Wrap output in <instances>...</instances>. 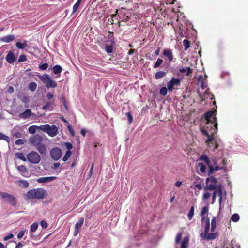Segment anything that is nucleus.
I'll return each instance as SVG.
<instances>
[{
	"label": "nucleus",
	"instance_id": "1",
	"mask_svg": "<svg viewBox=\"0 0 248 248\" xmlns=\"http://www.w3.org/2000/svg\"><path fill=\"white\" fill-rule=\"evenodd\" d=\"M216 110H210L205 113L206 125L201 128V131L207 139L205 143L209 146H212L213 150L218 148V144L215 139L214 135L217 132V119L213 116L216 114Z\"/></svg>",
	"mask_w": 248,
	"mask_h": 248
},
{
	"label": "nucleus",
	"instance_id": "2",
	"mask_svg": "<svg viewBox=\"0 0 248 248\" xmlns=\"http://www.w3.org/2000/svg\"><path fill=\"white\" fill-rule=\"evenodd\" d=\"M208 212V207L204 206L202 208L201 215L202 217V225H204L205 230L204 232H201L200 236L204 240H214L218 236L217 232L209 233L210 230V220L209 218L205 217V214Z\"/></svg>",
	"mask_w": 248,
	"mask_h": 248
},
{
	"label": "nucleus",
	"instance_id": "3",
	"mask_svg": "<svg viewBox=\"0 0 248 248\" xmlns=\"http://www.w3.org/2000/svg\"><path fill=\"white\" fill-rule=\"evenodd\" d=\"M46 191L41 188L32 189L24 194L26 200L44 199L47 196Z\"/></svg>",
	"mask_w": 248,
	"mask_h": 248
},
{
	"label": "nucleus",
	"instance_id": "4",
	"mask_svg": "<svg viewBox=\"0 0 248 248\" xmlns=\"http://www.w3.org/2000/svg\"><path fill=\"white\" fill-rule=\"evenodd\" d=\"M226 164V160L225 158H212V167H211L210 170H209V175L219 170H225V166Z\"/></svg>",
	"mask_w": 248,
	"mask_h": 248
},
{
	"label": "nucleus",
	"instance_id": "5",
	"mask_svg": "<svg viewBox=\"0 0 248 248\" xmlns=\"http://www.w3.org/2000/svg\"><path fill=\"white\" fill-rule=\"evenodd\" d=\"M217 180L213 176L208 177L206 179V186L205 190L213 191L222 189V186L221 184H217Z\"/></svg>",
	"mask_w": 248,
	"mask_h": 248
},
{
	"label": "nucleus",
	"instance_id": "6",
	"mask_svg": "<svg viewBox=\"0 0 248 248\" xmlns=\"http://www.w3.org/2000/svg\"><path fill=\"white\" fill-rule=\"evenodd\" d=\"M39 127L40 130L47 133L48 136L51 137H55L58 134V128L55 125H50L46 124L41 125Z\"/></svg>",
	"mask_w": 248,
	"mask_h": 248
},
{
	"label": "nucleus",
	"instance_id": "7",
	"mask_svg": "<svg viewBox=\"0 0 248 248\" xmlns=\"http://www.w3.org/2000/svg\"><path fill=\"white\" fill-rule=\"evenodd\" d=\"M38 77L39 79L46 85L47 88H55L57 86V82L47 74L39 75Z\"/></svg>",
	"mask_w": 248,
	"mask_h": 248
},
{
	"label": "nucleus",
	"instance_id": "8",
	"mask_svg": "<svg viewBox=\"0 0 248 248\" xmlns=\"http://www.w3.org/2000/svg\"><path fill=\"white\" fill-rule=\"evenodd\" d=\"M0 196L4 202L12 206H15L16 205V199L13 195L5 192H0Z\"/></svg>",
	"mask_w": 248,
	"mask_h": 248
},
{
	"label": "nucleus",
	"instance_id": "9",
	"mask_svg": "<svg viewBox=\"0 0 248 248\" xmlns=\"http://www.w3.org/2000/svg\"><path fill=\"white\" fill-rule=\"evenodd\" d=\"M27 159L31 164H37L41 161V157L37 152L31 151L27 155Z\"/></svg>",
	"mask_w": 248,
	"mask_h": 248
},
{
	"label": "nucleus",
	"instance_id": "10",
	"mask_svg": "<svg viewBox=\"0 0 248 248\" xmlns=\"http://www.w3.org/2000/svg\"><path fill=\"white\" fill-rule=\"evenodd\" d=\"M62 150L59 147L53 148L50 151V157L54 161L58 160L62 157Z\"/></svg>",
	"mask_w": 248,
	"mask_h": 248
},
{
	"label": "nucleus",
	"instance_id": "11",
	"mask_svg": "<svg viewBox=\"0 0 248 248\" xmlns=\"http://www.w3.org/2000/svg\"><path fill=\"white\" fill-rule=\"evenodd\" d=\"M29 141L31 144L36 147L42 142L43 139L40 135L38 134H35L31 137L29 138Z\"/></svg>",
	"mask_w": 248,
	"mask_h": 248
},
{
	"label": "nucleus",
	"instance_id": "12",
	"mask_svg": "<svg viewBox=\"0 0 248 248\" xmlns=\"http://www.w3.org/2000/svg\"><path fill=\"white\" fill-rule=\"evenodd\" d=\"M180 85V80L176 78H172L167 83L168 90L169 92H171L174 89L175 86H178Z\"/></svg>",
	"mask_w": 248,
	"mask_h": 248
},
{
	"label": "nucleus",
	"instance_id": "13",
	"mask_svg": "<svg viewBox=\"0 0 248 248\" xmlns=\"http://www.w3.org/2000/svg\"><path fill=\"white\" fill-rule=\"evenodd\" d=\"M217 195L219 197V202L220 205L222 202V189L219 190H216L214 191L213 195H212V203H214L215 202Z\"/></svg>",
	"mask_w": 248,
	"mask_h": 248
},
{
	"label": "nucleus",
	"instance_id": "14",
	"mask_svg": "<svg viewBox=\"0 0 248 248\" xmlns=\"http://www.w3.org/2000/svg\"><path fill=\"white\" fill-rule=\"evenodd\" d=\"M197 85L202 90L205 89L207 87V84L205 83V79H204L202 75L198 76Z\"/></svg>",
	"mask_w": 248,
	"mask_h": 248
},
{
	"label": "nucleus",
	"instance_id": "15",
	"mask_svg": "<svg viewBox=\"0 0 248 248\" xmlns=\"http://www.w3.org/2000/svg\"><path fill=\"white\" fill-rule=\"evenodd\" d=\"M56 179L55 176L40 177L37 180V182L40 183H47L53 181Z\"/></svg>",
	"mask_w": 248,
	"mask_h": 248
},
{
	"label": "nucleus",
	"instance_id": "16",
	"mask_svg": "<svg viewBox=\"0 0 248 248\" xmlns=\"http://www.w3.org/2000/svg\"><path fill=\"white\" fill-rule=\"evenodd\" d=\"M6 61L10 64H12L16 60V56L14 53L10 51H9L6 56Z\"/></svg>",
	"mask_w": 248,
	"mask_h": 248
},
{
	"label": "nucleus",
	"instance_id": "17",
	"mask_svg": "<svg viewBox=\"0 0 248 248\" xmlns=\"http://www.w3.org/2000/svg\"><path fill=\"white\" fill-rule=\"evenodd\" d=\"M15 39V36L13 34L0 37V41L4 43H10L13 41Z\"/></svg>",
	"mask_w": 248,
	"mask_h": 248
},
{
	"label": "nucleus",
	"instance_id": "18",
	"mask_svg": "<svg viewBox=\"0 0 248 248\" xmlns=\"http://www.w3.org/2000/svg\"><path fill=\"white\" fill-rule=\"evenodd\" d=\"M200 160L204 161L205 164L208 166L209 170H210L211 167H212V158L209 159L207 156L203 155L200 157Z\"/></svg>",
	"mask_w": 248,
	"mask_h": 248
},
{
	"label": "nucleus",
	"instance_id": "19",
	"mask_svg": "<svg viewBox=\"0 0 248 248\" xmlns=\"http://www.w3.org/2000/svg\"><path fill=\"white\" fill-rule=\"evenodd\" d=\"M35 147L40 154L45 155L46 153V147L44 144L42 143V142Z\"/></svg>",
	"mask_w": 248,
	"mask_h": 248
},
{
	"label": "nucleus",
	"instance_id": "20",
	"mask_svg": "<svg viewBox=\"0 0 248 248\" xmlns=\"http://www.w3.org/2000/svg\"><path fill=\"white\" fill-rule=\"evenodd\" d=\"M163 55L168 58L169 62H171L173 60V54L172 52L170 49H164L163 53Z\"/></svg>",
	"mask_w": 248,
	"mask_h": 248
},
{
	"label": "nucleus",
	"instance_id": "21",
	"mask_svg": "<svg viewBox=\"0 0 248 248\" xmlns=\"http://www.w3.org/2000/svg\"><path fill=\"white\" fill-rule=\"evenodd\" d=\"M31 115L32 112L31 110L30 109H27L24 112L20 113L19 117L20 118L26 119L31 117Z\"/></svg>",
	"mask_w": 248,
	"mask_h": 248
},
{
	"label": "nucleus",
	"instance_id": "22",
	"mask_svg": "<svg viewBox=\"0 0 248 248\" xmlns=\"http://www.w3.org/2000/svg\"><path fill=\"white\" fill-rule=\"evenodd\" d=\"M16 46L18 48L23 49L28 46L27 41L24 40L23 42H17Z\"/></svg>",
	"mask_w": 248,
	"mask_h": 248
},
{
	"label": "nucleus",
	"instance_id": "23",
	"mask_svg": "<svg viewBox=\"0 0 248 248\" xmlns=\"http://www.w3.org/2000/svg\"><path fill=\"white\" fill-rule=\"evenodd\" d=\"M17 169L22 175L26 176L25 173L27 172V169L24 165L17 166Z\"/></svg>",
	"mask_w": 248,
	"mask_h": 248
},
{
	"label": "nucleus",
	"instance_id": "24",
	"mask_svg": "<svg viewBox=\"0 0 248 248\" xmlns=\"http://www.w3.org/2000/svg\"><path fill=\"white\" fill-rule=\"evenodd\" d=\"M179 71L180 73H186V76L190 75V73H192V69L190 67H187L186 68H182L179 69Z\"/></svg>",
	"mask_w": 248,
	"mask_h": 248
},
{
	"label": "nucleus",
	"instance_id": "25",
	"mask_svg": "<svg viewBox=\"0 0 248 248\" xmlns=\"http://www.w3.org/2000/svg\"><path fill=\"white\" fill-rule=\"evenodd\" d=\"M62 71V67L59 65H56L54 66L53 68V73L55 75H60Z\"/></svg>",
	"mask_w": 248,
	"mask_h": 248
},
{
	"label": "nucleus",
	"instance_id": "26",
	"mask_svg": "<svg viewBox=\"0 0 248 248\" xmlns=\"http://www.w3.org/2000/svg\"><path fill=\"white\" fill-rule=\"evenodd\" d=\"M104 49L107 53H111L113 51V46L112 45H104Z\"/></svg>",
	"mask_w": 248,
	"mask_h": 248
},
{
	"label": "nucleus",
	"instance_id": "27",
	"mask_svg": "<svg viewBox=\"0 0 248 248\" xmlns=\"http://www.w3.org/2000/svg\"><path fill=\"white\" fill-rule=\"evenodd\" d=\"M166 75V72L162 71L157 72L155 74V78L156 79H160Z\"/></svg>",
	"mask_w": 248,
	"mask_h": 248
},
{
	"label": "nucleus",
	"instance_id": "28",
	"mask_svg": "<svg viewBox=\"0 0 248 248\" xmlns=\"http://www.w3.org/2000/svg\"><path fill=\"white\" fill-rule=\"evenodd\" d=\"M18 185L22 188H27L29 186V183L26 180H19L17 181Z\"/></svg>",
	"mask_w": 248,
	"mask_h": 248
},
{
	"label": "nucleus",
	"instance_id": "29",
	"mask_svg": "<svg viewBox=\"0 0 248 248\" xmlns=\"http://www.w3.org/2000/svg\"><path fill=\"white\" fill-rule=\"evenodd\" d=\"M188 242L189 237H185L182 242L181 248H187Z\"/></svg>",
	"mask_w": 248,
	"mask_h": 248
},
{
	"label": "nucleus",
	"instance_id": "30",
	"mask_svg": "<svg viewBox=\"0 0 248 248\" xmlns=\"http://www.w3.org/2000/svg\"><path fill=\"white\" fill-rule=\"evenodd\" d=\"M39 126L32 125L30 126L28 128L29 132L31 134H34L35 133L36 130H40Z\"/></svg>",
	"mask_w": 248,
	"mask_h": 248
},
{
	"label": "nucleus",
	"instance_id": "31",
	"mask_svg": "<svg viewBox=\"0 0 248 248\" xmlns=\"http://www.w3.org/2000/svg\"><path fill=\"white\" fill-rule=\"evenodd\" d=\"M84 222V218H80L79 220L76 223L75 228L80 230Z\"/></svg>",
	"mask_w": 248,
	"mask_h": 248
},
{
	"label": "nucleus",
	"instance_id": "32",
	"mask_svg": "<svg viewBox=\"0 0 248 248\" xmlns=\"http://www.w3.org/2000/svg\"><path fill=\"white\" fill-rule=\"evenodd\" d=\"M16 157L22 160V161H26L27 160V156L25 157L24 155L23 154V153H21V152H17L16 154Z\"/></svg>",
	"mask_w": 248,
	"mask_h": 248
},
{
	"label": "nucleus",
	"instance_id": "33",
	"mask_svg": "<svg viewBox=\"0 0 248 248\" xmlns=\"http://www.w3.org/2000/svg\"><path fill=\"white\" fill-rule=\"evenodd\" d=\"M36 88L37 84L34 82L30 83L28 87L29 89L32 92L35 91L36 89Z\"/></svg>",
	"mask_w": 248,
	"mask_h": 248
},
{
	"label": "nucleus",
	"instance_id": "34",
	"mask_svg": "<svg viewBox=\"0 0 248 248\" xmlns=\"http://www.w3.org/2000/svg\"><path fill=\"white\" fill-rule=\"evenodd\" d=\"M72 155V152L71 151H67L64 156L62 158V160L64 162L68 160Z\"/></svg>",
	"mask_w": 248,
	"mask_h": 248
},
{
	"label": "nucleus",
	"instance_id": "35",
	"mask_svg": "<svg viewBox=\"0 0 248 248\" xmlns=\"http://www.w3.org/2000/svg\"><path fill=\"white\" fill-rule=\"evenodd\" d=\"M118 16H119V22H120V21L126 22L129 19L128 16L126 15L125 14H123L121 16H119L118 15Z\"/></svg>",
	"mask_w": 248,
	"mask_h": 248
},
{
	"label": "nucleus",
	"instance_id": "36",
	"mask_svg": "<svg viewBox=\"0 0 248 248\" xmlns=\"http://www.w3.org/2000/svg\"><path fill=\"white\" fill-rule=\"evenodd\" d=\"M194 214V208L192 206L189 211L187 217L189 220H191Z\"/></svg>",
	"mask_w": 248,
	"mask_h": 248
},
{
	"label": "nucleus",
	"instance_id": "37",
	"mask_svg": "<svg viewBox=\"0 0 248 248\" xmlns=\"http://www.w3.org/2000/svg\"><path fill=\"white\" fill-rule=\"evenodd\" d=\"M216 217H213V218H212V219L211 220V231L212 232V233L214 232L216 229Z\"/></svg>",
	"mask_w": 248,
	"mask_h": 248
},
{
	"label": "nucleus",
	"instance_id": "38",
	"mask_svg": "<svg viewBox=\"0 0 248 248\" xmlns=\"http://www.w3.org/2000/svg\"><path fill=\"white\" fill-rule=\"evenodd\" d=\"M239 219V215L237 213L233 214L231 217V220L234 222L238 221Z\"/></svg>",
	"mask_w": 248,
	"mask_h": 248
},
{
	"label": "nucleus",
	"instance_id": "39",
	"mask_svg": "<svg viewBox=\"0 0 248 248\" xmlns=\"http://www.w3.org/2000/svg\"><path fill=\"white\" fill-rule=\"evenodd\" d=\"M198 166L201 172L204 173L206 172V166L202 163H198Z\"/></svg>",
	"mask_w": 248,
	"mask_h": 248
},
{
	"label": "nucleus",
	"instance_id": "40",
	"mask_svg": "<svg viewBox=\"0 0 248 248\" xmlns=\"http://www.w3.org/2000/svg\"><path fill=\"white\" fill-rule=\"evenodd\" d=\"M168 90V88H166V87H163L160 89L159 93L161 95L165 96L167 94Z\"/></svg>",
	"mask_w": 248,
	"mask_h": 248
},
{
	"label": "nucleus",
	"instance_id": "41",
	"mask_svg": "<svg viewBox=\"0 0 248 248\" xmlns=\"http://www.w3.org/2000/svg\"><path fill=\"white\" fill-rule=\"evenodd\" d=\"M38 224L36 222H35V223H33L31 226V228H30V231L31 232H35L36 230L38 228Z\"/></svg>",
	"mask_w": 248,
	"mask_h": 248
},
{
	"label": "nucleus",
	"instance_id": "42",
	"mask_svg": "<svg viewBox=\"0 0 248 248\" xmlns=\"http://www.w3.org/2000/svg\"><path fill=\"white\" fill-rule=\"evenodd\" d=\"M0 140H5L8 143H9L10 140V138L8 136L5 135L0 132Z\"/></svg>",
	"mask_w": 248,
	"mask_h": 248
},
{
	"label": "nucleus",
	"instance_id": "43",
	"mask_svg": "<svg viewBox=\"0 0 248 248\" xmlns=\"http://www.w3.org/2000/svg\"><path fill=\"white\" fill-rule=\"evenodd\" d=\"M163 62V60L161 59L158 58L156 62L154 64L153 67L154 68H156L158 67Z\"/></svg>",
	"mask_w": 248,
	"mask_h": 248
},
{
	"label": "nucleus",
	"instance_id": "44",
	"mask_svg": "<svg viewBox=\"0 0 248 248\" xmlns=\"http://www.w3.org/2000/svg\"><path fill=\"white\" fill-rule=\"evenodd\" d=\"M182 232H178L177 233L176 238H175L176 244H178L180 242V241L182 239Z\"/></svg>",
	"mask_w": 248,
	"mask_h": 248
},
{
	"label": "nucleus",
	"instance_id": "45",
	"mask_svg": "<svg viewBox=\"0 0 248 248\" xmlns=\"http://www.w3.org/2000/svg\"><path fill=\"white\" fill-rule=\"evenodd\" d=\"M183 45L185 46V50H186L190 47V42L186 39H185L183 42Z\"/></svg>",
	"mask_w": 248,
	"mask_h": 248
},
{
	"label": "nucleus",
	"instance_id": "46",
	"mask_svg": "<svg viewBox=\"0 0 248 248\" xmlns=\"http://www.w3.org/2000/svg\"><path fill=\"white\" fill-rule=\"evenodd\" d=\"M26 60H27V57H26V55H23V54L21 55L18 58V62L19 63V62H25L26 61Z\"/></svg>",
	"mask_w": 248,
	"mask_h": 248
},
{
	"label": "nucleus",
	"instance_id": "47",
	"mask_svg": "<svg viewBox=\"0 0 248 248\" xmlns=\"http://www.w3.org/2000/svg\"><path fill=\"white\" fill-rule=\"evenodd\" d=\"M48 65L47 63L40 64L39 68L42 70H45L48 68Z\"/></svg>",
	"mask_w": 248,
	"mask_h": 248
},
{
	"label": "nucleus",
	"instance_id": "48",
	"mask_svg": "<svg viewBox=\"0 0 248 248\" xmlns=\"http://www.w3.org/2000/svg\"><path fill=\"white\" fill-rule=\"evenodd\" d=\"M108 39L109 40V42H111V44H114L113 39V32H110L108 36Z\"/></svg>",
	"mask_w": 248,
	"mask_h": 248
},
{
	"label": "nucleus",
	"instance_id": "49",
	"mask_svg": "<svg viewBox=\"0 0 248 248\" xmlns=\"http://www.w3.org/2000/svg\"><path fill=\"white\" fill-rule=\"evenodd\" d=\"M80 5V3L78 2H76V3L74 5L73 7V11L72 13H74L76 12L78 9L79 8Z\"/></svg>",
	"mask_w": 248,
	"mask_h": 248
},
{
	"label": "nucleus",
	"instance_id": "50",
	"mask_svg": "<svg viewBox=\"0 0 248 248\" xmlns=\"http://www.w3.org/2000/svg\"><path fill=\"white\" fill-rule=\"evenodd\" d=\"M25 140L24 139H18L16 141V145H23L25 143Z\"/></svg>",
	"mask_w": 248,
	"mask_h": 248
},
{
	"label": "nucleus",
	"instance_id": "51",
	"mask_svg": "<svg viewBox=\"0 0 248 248\" xmlns=\"http://www.w3.org/2000/svg\"><path fill=\"white\" fill-rule=\"evenodd\" d=\"M26 231V230H23L20 231L17 234V238L18 239H21L24 236Z\"/></svg>",
	"mask_w": 248,
	"mask_h": 248
},
{
	"label": "nucleus",
	"instance_id": "52",
	"mask_svg": "<svg viewBox=\"0 0 248 248\" xmlns=\"http://www.w3.org/2000/svg\"><path fill=\"white\" fill-rule=\"evenodd\" d=\"M14 237V234L12 233H9L7 235L4 237L3 240L4 241H7L11 238H12Z\"/></svg>",
	"mask_w": 248,
	"mask_h": 248
},
{
	"label": "nucleus",
	"instance_id": "53",
	"mask_svg": "<svg viewBox=\"0 0 248 248\" xmlns=\"http://www.w3.org/2000/svg\"><path fill=\"white\" fill-rule=\"evenodd\" d=\"M64 145H65L66 148L68 149L67 151H70V150L73 147L72 144L70 142H65Z\"/></svg>",
	"mask_w": 248,
	"mask_h": 248
},
{
	"label": "nucleus",
	"instance_id": "54",
	"mask_svg": "<svg viewBox=\"0 0 248 248\" xmlns=\"http://www.w3.org/2000/svg\"><path fill=\"white\" fill-rule=\"evenodd\" d=\"M40 224L42 228L44 229L46 228L48 226L47 222L45 220H42L41 221Z\"/></svg>",
	"mask_w": 248,
	"mask_h": 248
},
{
	"label": "nucleus",
	"instance_id": "55",
	"mask_svg": "<svg viewBox=\"0 0 248 248\" xmlns=\"http://www.w3.org/2000/svg\"><path fill=\"white\" fill-rule=\"evenodd\" d=\"M211 196V194L208 192H205L203 195V200H206L209 198Z\"/></svg>",
	"mask_w": 248,
	"mask_h": 248
},
{
	"label": "nucleus",
	"instance_id": "56",
	"mask_svg": "<svg viewBox=\"0 0 248 248\" xmlns=\"http://www.w3.org/2000/svg\"><path fill=\"white\" fill-rule=\"evenodd\" d=\"M50 105H51V103L50 102L47 103L43 106V108L45 110L49 109V107H50Z\"/></svg>",
	"mask_w": 248,
	"mask_h": 248
},
{
	"label": "nucleus",
	"instance_id": "57",
	"mask_svg": "<svg viewBox=\"0 0 248 248\" xmlns=\"http://www.w3.org/2000/svg\"><path fill=\"white\" fill-rule=\"evenodd\" d=\"M68 130H69L70 133L71 134V135L72 136H74L75 132H74V131L73 129V128L71 126H69L68 127Z\"/></svg>",
	"mask_w": 248,
	"mask_h": 248
},
{
	"label": "nucleus",
	"instance_id": "58",
	"mask_svg": "<svg viewBox=\"0 0 248 248\" xmlns=\"http://www.w3.org/2000/svg\"><path fill=\"white\" fill-rule=\"evenodd\" d=\"M46 97L48 99L50 100L53 98V95L52 94V93L51 92H48L47 93Z\"/></svg>",
	"mask_w": 248,
	"mask_h": 248
},
{
	"label": "nucleus",
	"instance_id": "59",
	"mask_svg": "<svg viewBox=\"0 0 248 248\" xmlns=\"http://www.w3.org/2000/svg\"><path fill=\"white\" fill-rule=\"evenodd\" d=\"M60 165L61 164L60 163H58V162L54 163L53 164V166L52 167V169H56L58 168V167H59L60 166Z\"/></svg>",
	"mask_w": 248,
	"mask_h": 248
},
{
	"label": "nucleus",
	"instance_id": "60",
	"mask_svg": "<svg viewBox=\"0 0 248 248\" xmlns=\"http://www.w3.org/2000/svg\"><path fill=\"white\" fill-rule=\"evenodd\" d=\"M127 115L128 120L129 122L131 123L133 120V118H132L131 115L130 114V113H127Z\"/></svg>",
	"mask_w": 248,
	"mask_h": 248
},
{
	"label": "nucleus",
	"instance_id": "61",
	"mask_svg": "<svg viewBox=\"0 0 248 248\" xmlns=\"http://www.w3.org/2000/svg\"><path fill=\"white\" fill-rule=\"evenodd\" d=\"M23 246V245L21 242H18V243L16 244V247H15V248H21V247H22Z\"/></svg>",
	"mask_w": 248,
	"mask_h": 248
},
{
	"label": "nucleus",
	"instance_id": "62",
	"mask_svg": "<svg viewBox=\"0 0 248 248\" xmlns=\"http://www.w3.org/2000/svg\"><path fill=\"white\" fill-rule=\"evenodd\" d=\"M196 187L199 190L202 189V186L200 184H197L196 185Z\"/></svg>",
	"mask_w": 248,
	"mask_h": 248
},
{
	"label": "nucleus",
	"instance_id": "63",
	"mask_svg": "<svg viewBox=\"0 0 248 248\" xmlns=\"http://www.w3.org/2000/svg\"><path fill=\"white\" fill-rule=\"evenodd\" d=\"M80 133L83 137H85L86 135V130L85 129H81Z\"/></svg>",
	"mask_w": 248,
	"mask_h": 248
},
{
	"label": "nucleus",
	"instance_id": "64",
	"mask_svg": "<svg viewBox=\"0 0 248 248\" xmlns=\"http://www.w3.org/2000/svg\"><path fill=\"white\" fill-rule=\"evenodd\" d=\"M182 185V182L178 181L175 183V186L177 187H180Z\"/></svg>",
	"mask_w": 248,
	"mask_h": 248
}]
</instances>
